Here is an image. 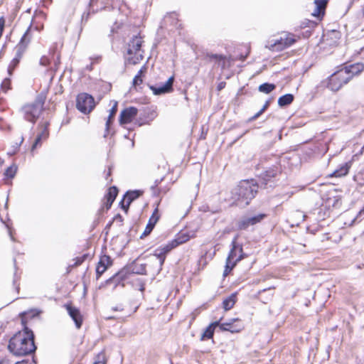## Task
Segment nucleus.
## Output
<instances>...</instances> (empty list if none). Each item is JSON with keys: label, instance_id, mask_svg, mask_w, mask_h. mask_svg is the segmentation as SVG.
<instances>
[{"label": "nucleus", "instance_id": "nucleus-25", "mask_svg": "<svg viewBox=\"0 0 364 364\" xmlns=\"http://www.w3.org/2000/svg\"><path fill=\"white\" fill-rule=\"evenodd\" d=\"M349 171L348 164H342L338 169L335 170L330 176L331 177H341L346 176Z\"/></svg>", "mask_w": 364, "mask_h": 364}, {"label": "nucleus", "instance_id": "nucleus-26", "mask_svg": "<svg viewBox=\"0 0 364 364\" xmlns=\"http://www.w3.org/2000/svg\"><path fill=\"white\" fill-rule=\"evenodd\" d=\"M294 100V95L291 94H286L281 96L278 99V105L279 107H285L290 105Z\"/></svg>", "mask_w": 364, "mask_h": 364}, {"label": "nucleus", "instance_id": "nucleus-5", "mask_svg": "<svg viewBox=\"0 0 364 364\" xmlns=\"http://www.w3.org/2000/svg\"><path fill=\"white\" fill-rule=\"evenodd\" d=\"M350 81V76L346 70L340 69L333 73L328 79L327 87L333 92L338 91Z\"/></svg>", "mask_w": 364, "mask_h": 364}, {"label": "nucleus", "instance_id": "nucleus-16", "mask_svg": "<svg viewBox=\"0 0 364 364\" xmlns=\"http://www.w3.org/2000/svg\"><path fill=\"white\" fill-rule=\"evenodd\" d=\"M327 3V0H314L315 8L312 12V15L318 18L323 16Z\"/></svg>", "mask_w": 364, "mask_h": 364}, {"label": "nucleus", "instance_id": "nucleus-13", "mask_svg": "<svg viewBox=\"0 0 364 364\" xmlns=\"http://www.w3.org/2000/svg\"><path fill=\"white\" fill-rule=\"evenodd\" d=\"M343 70H346V73L350 76V80L353 77L354 75H358L363 70H364V64L361 63H357L349 65L342 68Z\"/></svg>", "mask_w": 364, "mask_h": 364}, {"label": "nucleus", "instance_id": "nucleus-31", "mask_svg": "<svg viewBox=\"0 0 364 364\" xmlns=\"http://www.w3.org/2000/svg\"><path fill=\"white\" fill-rule=\"evenodd\" d=\"M106 363L107 359L105 353L103 351H102L95 356L93 364H106Z\"/></svg>", "mask_w": 364, "mask_h": 364}, {"label": "nucleus", "instance_id": "nucleus-42", "mask_svg": "<svg viewBox=\"0 0 364 364\" xmlns=\"http://www.w3.org/2000/svg\"><path fill=\"white\" fill-rule=\"evenodd\" d=\"M364 215V209L360 210V212L358 213V215L356 216V218H355L353 220V222L355 221L358 218L361 217Z\"/></svg>", "mask_w": 364, "mask_h": 364}, {"label": "nucleus", "instance_id": "nucleus-36", "mask_svg": "<svg viewBox=\"0 0 364 364\" xmlns=\"http://www.w3.org/2000/svg\"><path fill=\"white\" fill-rule=\"evenodd\" d=\"M107 267L103 266L102 264H100L98 262V264L96 267V274H97V279H98L101 275L107 270Z\"/></svg>", "mask_w": 364, "mask_h": 364}, {"label": "nucleus", "instance_id": "nucleus-49", "mask_svg": "<svg viewBox=\"0 0 364 364\" xmlns=\"http://www.w3.org/2000/svg\"><path fill=\"white\" fill-rule=\"evenodd\" d=\"M15 364H28V362L23 360L21 362H16Z\"/></svg>", "mask_w": 364, "mask_h": 364}, {"label": "nucleus", "instance_id": "nucleus-14", "mask_svg": "<svg viewBox=\"0 0 364 364\" xmlns=\"http://www.w3.org/2000/svg\"><path fill=\"white\" fill-rule=\"evenodd\" d=\"M159 218V216L158 215V210L156 209L151 218L149 220V223L146 226V228L144 231V232L141 235V238H143L144 237L147 236L151 233L153 228H154L156 223H157L158 220Z\"/></svg>", "mask_w": 364, "mask_h": 364}, {"label": "nucleus", "instance_id": "nucleus-52", "mask_svg": "<svg viewBox=\"0 0 364 364\" xmlns=\"http://www.w3.org/2000/svg\"><path fill=\"white\" fill-rule=\"evenodd\" d=\"M116 218L119 219L120 220H122V217L119 214H118V215L116 216Z\"/></svg>", "mask_w": 364, "mask_h": 364}, {"label": "nucleus", "instance_id": "nucleus-33", "mask_svg": "<svg viewBox=\"0 0 364 364\" xmlns=\"http://www.w3.org/2000/svg\"><path fill=\"white\" fill-rule=\"evenodd\" d=\"M189 240L188 235H182L181 236H178L177 238H176L173 243H174L175 246L176 247L178 245L183 244L188 241Z\"/></svg>", "mask_w": 364, "mask_h": 364}, {"label": "nucleus", "instance_id": "nucleus-32", "mask_svg": "<svg viewBox=\"0 0 364 364\" xmlns=\"http://www.w3.org/2000/svg\"><path fill=\"white\" fill-rule=\"evenodd\" d=\"M100 264H102L103 266H106L107 269L112 265V260L110 257L107 255H103L100 257Z\"/></svg>", "mask_w": 364, "mask_h": 364}, {"label": "nucleus", "instance_id": "nucleus-44", "mask_svg": "<svg viewBox=\"0 0 364 364\" xmlns=\"http://www.w3.org/2000/svg\"><path fill=\"white\" fill-rule=\"evenodd\" d=\"M269 101H267V102H265V104L264 105V106L262 107V108L261 109H262V112H264V111L267 109V107H269Z\"/></svg>", "mask_w": 364, "mask_h": 364}, {"label": "nucleus", "instance_id": "nucleus-50", "mask_svg": "<svg viewBox=\"0 0 364 364\" xmlns=\"http://www.w3.org/2000/svg\"><path fill=\"white\" fill-rule=\"evenodd\" d=\"M113 310H114V311H122V308H120V307H114V308H113Z\"/></svg>", "mask_w": 364, "mask_h": 364}, {"label": "nucleus", "instance_id": "nucleus-3", "mask_svg": "<svg viewBox=\"0 0 364 364\" xmlns=\"http://www.w3.org/2000/svg\"><path fill=\"white\" fill-rule=\"evenodd\" d=\"M140 36H134L127 44V61L130 64L136 65L144 58V50L141 49L143 43Z\"/></svg>", "mask_w": 364, "mask_h": 364}, {"label": "nucleus", "instance_id": "nucleus-10", "mask_svg": "<svg viewBox=\"0 0 364 364\" xmlns=\"http://www.w3.org/2000/svg\"><path fill=\"white\" fill-rule=\"evenodd\" d=\"M138 109L134 107H129L120 113L119 123L121 124H128L136 116Z\"/></svg>", "mask_w": 364, "mask_h": 364}, {"label": "nucleus", "instance_id": "nucleus-1", "mask_svg": "<svg viewBox=\"0 0 364 364\" xmlns=\"http://www.w3.org/2000/svg\"><path fill=\"white\" fill-rule=\"evenodd\" d=\"M9 350L16 355H26L36 350L34 336L27 327L23 332L16 333L9 341Z\"/></svg>", "mask_w": 364, "mask_h": 364}, {"label": "nucleus", "instance_id": "nucleus-43", "mask_svg": "<svg viewBox=\"0 0 364 364\" xmlns=\"http://www.w3.org/2000/svg\"><path fill=\"white\" fill-rule=\"evenodd\" d=\"M264 112H262V109H260L258 112H257L252 117V119H257Z\"/></svg>", "mask_w": 364, "mask_h": 364}, {"label": "nucleus", "instance_id": "nucleus-35", "mask_svg": "<svg viewBox=\"0 0 364 364\" xmlns=\"http://www.w3.org/2000/svg\"><path fill=\"white\" fill-rule=\"evenodd\" d=\"M277 175V171L274 169H269L265 171L263 178L264 181H267L271 178L274 177Z\"/></svg>", "mask_w": 364, "mask_h": 364}, {"label": "nucleus", "instance_id": "nucleus-18", "mask_svg": "<svg viewBox=\"0 0 364 364\" xmlns=\"http://www.w3.org/2000/svg\"><path fill=\"white\" fill-rule=\"evenodd\" d=\"M174 243H171V245H168L164 246L161 249H157L155 251V255L157 257V258L159 259V264L160 266H162V264L164 262L165 260V255L172 248L175 247Z\"/></svg>", "mask_w": 364, "mask_h": 364}, {"label": "nucleus", "instance_id": "nucleus-7", "mask_svg": "<svg viewBox=\"0 0 364 364\" xmlns=\"http://www.w3.org/2000/svg\"><path fill=\"white\" fill-rule=\"evenodd\" d=\"M95 102L93 97L87 93L79 94L76 98V107L83 114H88L95 108Z\"/></svg>", "mask_w": 364, "mask_h": 364}, {"label": "nucleus", "instance_id": "nucleus-19", "mask_svg": "<svg viewBox=\"0 0 364 364\" xmlns=\"http://www.w3.org/2000/svg\"><path fill=\"white\" fill-rule=\"evenodd\" d=\"M218 321L220 322V321ZM218 326H219L222 331H230L231 333H238L243 328V326L242 324L234 325L232 323L226 322L221 323H219Z\"/></svg>", "mask_w": 364, "mask_h": 364}, {"label": "nucleus", "instance_id": "nucleus-20", "mask_svg": "<svg viewBox=\"0 0 364 364\" xmlns=\"http://www.w3.org/2000/svg\"><path fill=\"white\" fill-rule=\"evenodd\" d=\"M118 193V189L115 186L110 187L108 190V193L106 195V203L105 205L107 209L110 208L113 202L114 201Z\"/></svg>", "mask_w": 364, "mask_h": 364}, {"label": "nucleus", "instance_id": "nucleus-22", "mask_svg": "<svg viewBox=\"0 0 364 364\" xmlns=\"http://www.w3.org/2000/svg\"><path fill=\"white\" fill-rule=\"evenodd\" d=\"M244 258L243 255H240L237 258L235 259V260L229 259V258H227L226 259V264L224 270V276H227L230 271L233 269V267L236 265L237 262L240 261L242 259Z\"/></svg>", "mask_w": 364, "mask_h": 364}, {"label": "nucleus", "instance_id": "nucleus-8", "mask_svg": "<svg viewBox=\"0 0 364 364\" xmlns=\"http://www.w3.org/2000/svg\"><path fill=\"white\" fill-rule=\"evenodd\" d=\"M266 217L265 214H258L255 216L252 217H243L238 221V228L240 230H245L247 229L250 225H255L258 223H259L261 220H262Z\"/></svg>", "mask_w": 364, "mask_h": 364}, {"label": "nucleus", "instance_id": "nucleus-38", "mask_svg": "<svg viewBox=\"0 0 364 364\" xmlns=\"http://www.w3.org/2000/svg\"><path fill=\"white\" fill-rule=\"evenodd\" d=\"M39 63L41 65L46 67L50 64V59L48 57L43 55L40 59Z\"/></svg>", "mask_w": 364, "mask_h": 364}, {"label": "nucleus", "instance_id": "nucleus-40", "mask_svg": "<svg viewBox=\"0 0 364 364\" xmlns=\"http://www.w3.org/2000/svg\"><path fill=\"white\" fill-rule=\"evenodd\" d=\"M176 14L175 13H173V14H170L167 16H165L164 18V21L165 22H168L171 18H176Z\"/></svg>", "mask_w": 364, "mask_h": 364}, {"label": "nucleus", "instance_id": "nucleus-15", "mask_svg": "<svg viewBox=\"0 0 364 364\" xmlns=\"http://www.w3.org/2000/svg\"><path fill=\"white\" fill-rule=\"evenodd\" d=\"M66 309L70 316L75 321V326L77 328H80L82 326V317L80 311L70 305H66Z\"/></svg>", "mask_w": 364, "mask_h": 364}, {"label": "nucleus", "instance_id": "nucleus-27", "mask_svg": "<svg viewBox=\"0 0 364 364\" xmlns=\"http://www.w3.org/2000/svg\"><path fill=\"white\" fill-rule=\"evenodd\" d=\"M48 136V132L47 130V128L45 127L43 130L38 134L36 139H35V141L32 146L31 151L34 150L36 146L41 144V141L42 139H46Z\"/></svg>", "mask_w": 364, "mask_h": 364}, {"label": "nucleus", "instance_id": "nucleus-17", "mask_svg": "<svg viewBox=\"0 0 364 364\" xmlns=\"http://www.w3.org/2000/svg\"><path fill=\"white\" fill-rule=\"evenodd\" d=\"M237 237H235L232 241V249L228 255L229 259L235 260L240 255L242 254V247L237 243Z\"/></svg>", "mask_w": 364, "mask_h": 364}, {"label": "nucleus", "instance_id": "nucleus-47", "mask_svg": "<svg viewBox=\"0 0 364 364\" xmlns=\"http://www.w3.org/2000/svg\"><path fill=\"white\" fill-rule=\"evenodd\" d=\"M145 67H142L138 72L137 75H139L140 77H141V75L142 73H144V70H145Z\"/></svg>", "mask_w": 364, "mask_h": 364}, {"label": "nucleus", "instance_id": "nucleus-53", "mask_svg": "<svg viewBox=\"0 0 364 364\" xmlns=\"http://www.w3.org/2000/svg\"><path fill=\"white\" fill-rule=\"evenodd\" d=\"M23 141V138L21 137L19 145Z\"/></svg>", "mask_w": 364, "mask_h": 364}, {"label": "nucleus", "instance_id": "nucleus-4", "mask_svg": "<svg viewBox=\"0 0 364 364\" xmlns=\"http://www.w3.org/2000/svg\"><path fill=\"white\" fill-rule=\"evenodd\" d=\"M45 103V97L42 95L37 96L36 100L31 103L26 104L21 108L24 118L34 123L39 117Z\"/></svg>", "mask_w": 364, "mask_h": 364}, {"label": "nucleus", "instance_id": "nucleus-45", "mask_svg": "<svg viewBox=\"0 0 364 364\" xmlns=\"http://www.w3.org/2000/svg\"><path fill=\"white\" fill-rule=\"evenodd\" d=\"M295 214H296V215H298V217L301 218H302V220H304L305 215H304L301 212H300V211H296V212L295 213Z\"/></svg>", "mask_w": 364, "mask_h": 364}, {"label": "nucleus", "instance_id": "nucleus-28", "mask_svg": "<svg viewBox=\"0 0 364 364\" xmlns=\"http://www.w3.org/2000/svg\"><path fill=\"white\" fill-rule=\"evenodd\" d=\"M23 55H19L18 50H16V56L15 58L11 60L10 65L8 68V73L9 75H12V72L16 68V66L18 64L19 60Z\"/></svg>", "mask_w": 364, "mask_h": 364}, {"label": "nucleus", "instance_id": "nucleus-41", "mask_svg": "<svg viewBox=\"0 0 364 364\" xmlns=\"http://www.w3.org/2000/svg\"><path fill=\"white\" fill-rule=\"evenodd\" d=\"M121 278H122L121 273L119 272V273L116 274L113 277H112L109 279H108L107 281V283H109V282H110L112 280H117V279H121Z\"/></svg>", "mask_w": 364, "mask_h": 364}, {"label": "nucleus", "instance_id": "nucleus-46", "mask_svg": "<svg viewBox=\"0 0 364 364\" xmlns=\"http://www.w3.org/2000/svg\"><path fill=\"white\" fill-rule=\"evenodd\" d=\"M237 321H239L238 318H231L226 323H232V324H234L235 322H237Z\"/></svg>", "mask_w": 364, "mask_h": 364}, {"label": "nucleus", "instance_id": "nucleus-37", "mask_svg": "<svg viewBox=\"0 0 364 364\" xmlns=\"http://www.w3.org/2000/svg\"><path fill=\"white\" fill-rule=\"evenodd\" d=\"M10 84H11L10 79L5 78L1 85L2 90H4V92H6L7 90H9L10 89Z\"/></svg>", "mask_w": 364, "mask_h": 364}, {"label": "nucleus", "instance_id": "nucleus-39", "mask_svg": "<svg viewBox=\"0 0 364 364\" xmlns=\"http://www.w3.org/2000/svg\"><path fill=\"white\" fill-rule=\"evenodd\" d=\"M142 83L141 77L139 75H136L133 79V85L134 86L139 85Z\"/></svg>", "mask_w": 364, "mask_h": 364}, {"label": "nucleus", "instance_id": "nucleus-9", "mask_svg": "<svg viewBox=\"0 0 364 364\" xmlns=\"http://www.w3.org/2000/svg\"><path fill=\"white\" fill-rule=\"evenodd\" d=\"M173 82V77H170L168 80L162 85H149L150 90H152L153 93L156 95H160L162 94L170 92L172 90V86Z\"/></svg>", "mask_w": 364, "mask_h": 364}, {"label": "nucleus", "instance_id": "nucleus-34", "mask_svg": "<svg viewBox=\"0 0 364 364\" xmlns=\"http://www.w3.org/2000/svg\"><path fill=\"white\" fill-rule=\"evenodd\" d=\"M17 168L14 166H9L6 168L5 171V175L9 178H14L16 172Z\"/></svg>", "mask_w": 364, "mask_h": 364}, {"label": "nucleus", "instance_id": "nucleus-29", "mask_svg": "<svg viewBox=\"0 0 364 364\" xmlns=\"http://www.w3.org/2000/svg\"><path fill=\"white\" fill-rule=\"evenodd\" d=\"M276 88V86L274 84L271 83H263L260 85L258 87V90L261 92L269 94L272 91H273Z\"/></svg>", "mask_w": 364, "mask_h": 364}, {"label": "nucleus", "instance_id": "nucleus-6", "mask_svg": "<svg viewBox=\"0 0 364 364\" xmlns=\"http://www.w3.org/2000/svg\"><path fill=\"white\" fill-rule=\"evenodd\" d=\"M295 41L296 40L292 34L285 33L279 39L268 41L266 48L272 51L278 52L291 46Z\"/></svg>", "mask_w": 364, "mask_h": 364}, {"label": "nucleus", "instance_id": "nucleus-51", "mask_svg": "<svg viewBox=\"0 0 364 364\" xmlns=\"http://www.w3.org/2000/svg\"><path fill=\"white\" fill-rule=\"evenodd\" d=\"M111 175V168H109V171H108V173H107V178L108 176H109Z\"/></svg>", "mask_w": 364, "mask_h": 364}, {"label": "nucleus", "instance_id": "nucleus-12", "mask_svg": "<svg viewBox=\"0 0 364 364\" xmlns=\"http://www.w3.org/2000/svg\"><path fill=\"white\" fill-rule=\"evenodd\" d=\"M31 26L27 28L23 36L21 37L20 42L16 46V50H18L19 55H23L25 52L27 46L31 40V34L30 33Z\"/></svg>", "mask_w": 364, "mask_h": 364}, {"label": "nucleus", "instance_id": "nucleus-24", "mask_svg": "<svg viewBox=\"0 0 364 364\" xmlns=\"http://www.w3.org/2000/svg\"><path fill=\"white\" fill-rule=\"evenodd\" d=\"M236 302V294L233 293L223 302V307L225 311L231 309Z\"/></svg>", "mask_w": 364, "mask_h": 364}, {"label": "nucleus", "instance_id": "nucleus-30", "mask_svg": "<svg viewBox=\"0 0 364 364\" xmlns=\"http://www.w3.org/2000/svg\"><path fill=\"white\" fill-rule=\"evenodd\" d=\"M117 102H115L113 107L109 110V115L106 122V127H107V129H109V124L112 122V120L114 116L115 115V114L117 113Z\"/></svg>", "mask_w": 364, "mask_h": 364}, {"label": "nucleus", "instance_id": "nucleus-21", "mask_svg": "<svg viewBox=\"0 0 364 364\" xmlns=\"http://www.w3.org/2000/svg\"><path fill=\"white\" fill-rule=\"evenodd\" d=\"M219 325V321L211 323L204 331L201 335V340L210 339L213 337L214 330L216 326Z\"/></svg>", "mask_w": 364, "mask_h": 364}, {"label": "nucleus", "instance_id": "nucleus-11", "mask_svg": "<svg viewBox=\"0 0 364 364\" xmlns=\"http://www.w3.org/2000/svg\"><path fill=\"white\" fill-rule=\"evenodd\" d=\"M141 194V192L139 191H127V193L124 195L123 199L120 202L122 208H123L126 212H127L128 208L131 203L134 200L139 198Z\"/></svg>", "mask_w": 364, "mask_h": 364}, {"label": "nucleus", "instance_id": "nucleus-2", "mask_svg": "<svg viewBox=\"0 0 364 364\" xmlns=\"http://www.w3.org/2000/svg\"><path fill=\"white\" fill-rule=\"evenodd\" d=\"M257 182L252 180H245L240 182L237 188L234 190V193L237 196V199H243L246 204H249L250 200L255 198L258 191Z\"/></svg>", "mask_w": 364, "mask_h": 364}, {"label": "nucleus", "instance_id": "nucleus-48", "mask_svg": "<svg viewBox=\"0 0 364 364\" xmlns=\"http://www.w3.org/2000/svg\"><path fill=\"white\" fill-rule=\"evenodd\" d=\"M144 289H145V288H144V284H140L139 290H140L141 291H144Z\"/></svg>", "mask_w": 364, "mask_h": 364}, {"label": "nucleus", "instance_id": "nucleus-23", "mask_svg": "<svg viewBox=\"0 0 364 364\" xmlns=\"http://www.w3.org/2000/svg\"><path fill=\"white\" fill-rule=\"evenodd\" d=\"M205 57L207 59H209L210 60H215L216 63H218L219 65L222 67V68H224L225 67V56L223 55L207 53Z\"/></svg>", "mask_w": 364, "mask_h": 364}]
</instances>
